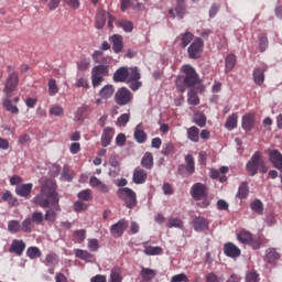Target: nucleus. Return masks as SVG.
Here are the masks:
<instances>
[{"label":"nucleus","instance_id":"1","mask_svg":"<svg viewBox=\"0 0 282 282\" xmlns=\"http://www.w3.org/2000/svg\"><path fill=\"white\" fill-rule=\"evenodd\" d=\"M61 198H58V193L54 187V183L46 182L42 185L40 194L35 195L31 200V204L40 206V208H48L43 216L45 221H56L58 213H61Z\"/></svg>","mask_w":282,"mask_h":282},{"label":"nucleus","instance_id":"2","mask_svg":"<svg viewBox=\"0 0 282 282\" xmlns=\"http://www.w3.org/2000/svg\"><path fill=\"white\" fill-rule=\"evenodd\" d=\"M183 73L185 75L178 76L175 82L176 89L181 94H184V91H186V87H195V85L199 83V75H197V72L191 65L183 66Z\"/></svg>","mask_w":282,"mask_h":282},{"label":"nucleus","instance_id":"3","mask_svg":"<svg viewBox=\"0 0 282 282\" xmlns=\"http://www.w3.org/2000/svg\"><path fill=\"white\" fill-rule=\"evenodd\" d=\"M140 78H142V76L137 66H122L115 72L112 80L115 83H132V80H140Z\"/></svg>","mask_w":282,"mask_h":282},{"label":"nucleus","instance_id":"4","mask_svg":"<svg viewBox=\"0 0 282 282\" xmlns=\"http://www.w3.org/2000/svg\"><path fill=\"white\" fill-rule=\"evenodd\" d=\"M246 171L251 175V177H254L257 173H268V165H265V161H263L261 152L256 151L252 154L251 159L246 164Z\"/></svg>","mask_w":282,"mask_h":282},{"label":"nucleus","instance_id":"5","mask_svg":"<svg viewBox=\"0 0 282 282\" xmlns=\"http://www.w3.org/2000/svg\"><path fill=\"white\" fill-rule=\"evenodd\" d=\"M117 196L121 202H124L128 208H135L138 206V194L129 187H121L117 191Z\"/></svg>","mask_w":282,"mask_h":282},{"label":"nucleus","instance_id":"6","mask_svg":"<svg viewBox=\"0 0 282 282\" xmlns=\"http://www.w3.org/2000/svg\"><path fill=\"white\" fill-rule=\"evenodd\" d=\"M105 76H109V66L100 64L94 66L91 69V85L94 88L100 87Z\"/></svg>","mask_w":282,"mask_h":282},{"label":"nucleus","instance_id":"7","mask_svg":"<svg viewBox=\"0 0 282 282\" xmlns=\"http://www.w3.org/2000/svg\"><path fill=\"white\" fill-rule=\"evenodd\" d=\"M34 224L36 226H41V224H43V213L42 212H33L31 217L25 218L22 221L21 225V230L22 232H32V230L34 229Z\"/></svg>","mask_w":282,"mask_h":282},{"label":"nucleus","instance_id":"8","mask_svg":"<svg viewBox=\"0 0 282 282\" xmlns=\"http://www.w3.org/2000/svg\"><path fill=\"white\" fill-rule=\"evenodd\" d=\"M133 100V94L127 87L119 88L115 94V102L119 105V107H124L127 105H131Z\"/></svg>","mask_w":282,"mask_h":282},{"label":"nucleus","instance_id":"9","mask_svg":"<svg viewBox=\"0 0 282 282\" xmlns=\"http://www.w3.org/2000/svg\"><path fill=\"white\" fill-rule=\"evenodd\" d=\"M17 87H19V73L12 72L4 84V98H12V94L17 90Z\"/></svg>","mask_w":282,"mask_h":282},{"label":"nucleus","instance_id":"10","mask_svg":"<svg viewBox=\"0 0 282 282\" xmlns=\"http://www.w3.org/2000/svg\"><path fill=\"white\" fill-rule=\"evenodd\" d=\"M204 50V41L200 37H197L188 47L187 52L189 58H199Z\"/></svg>","mask_w":282,"mask_h":282},{"label":"nucleus","instance_id":"11","mask_svg":"<svg viewBox=\"0 0 282 282\" xmlns=\"http://www.w3.org/2000/svg\"><path fill=\"white\" fill-rule=\"evenodd\" d=\"M128 227L129 223H127V220L124 219H120L118 223L113 224L110 227V232L112 237L118 239V237H122V235H124V230H127Z\"/></svg>","mask_w":282,"mask_h":282},{"label":"nucleus","instance_id":"12","mask_svg":"<svg viewBox=\"0 0 282 282\" xmlns=\"http://www.w3.org/2000/svg\"><path fill=\"white\" fill-rule=\"evenodd\" d=\"M191 195L195 202H199L202 197H206L208 194L206 193V185L202 183H196L191 188Z\"/></svg>","mask_w":282,"mask_h":282},{"label":"nucleus","instance_id":"13","mask_svg":"<svg viewBox=\"0 0 282 282\" xmlns=\"http://www.w3.org/2000/svg\"><path fill=\"white\" fill-rule=\"evenodd\" d=\"M113 135H116V129L111 127H107L104 129L101 133V147L107 148L111 144V141L113 140Z\"/></svg>","mask_w":282,"mask_h":282},{"label":"nucleus","instance_id":"14","mask_svg":"<svg viewBox=\"0 0 282 282\" xmlns=\"http://www.w3.org/2000/svg\"><path fill=\"white\" fill-rule=\"evenodd\" d=\"M32 188H34V184L32 183L20 184L15 187V194L19 195V197H24V199H30Z\"/></svg>","mask_w":282,"mask_h":282},{"label":"nucleus","instance_id":"15","mask_svg":"<svg viewBox=\"0 0 282 282\" xmlns=\"http://www.w3.org/2000/svg\"><path fill=\"white\" fill-rule=\"evenodd\" d=\"M224 252L226 257H229L230 259H237V257H241V249H239V247L232 242L225 243Z\"/></svg>","mask_w":282,"mask_h":282},{"label":"nucleus","instance_id":"16","mask_svg":"<svg viewBox=\"0 0 282 282\" xmlns=\"http://www.w3.org/2000/svg\"><path fill=\"white\" fill-rule=\"evenodd\" d=\"M269 161L278 171H282V154L279 150H271L269 152Z\"/></svg>","mask_w":282,"mask_h":282},{"label":"nucleus","instance_id":"17","mask_svg":"<svg viewBox=\"0 0 282 282\" xmlns=\"http://www.w3.org/2000/svg\"><path fill=\"white\" fill-rule=\"evenodd\" d=\"M25 241L23 240H13L10 248L9 252L17 254V257H21L23 252H25Z\"/></svg>","mask_w":282,"mask_h":282},{"label":"nucleus","instance_id":"18","mask_svg":"<svg viewBox=\"0 0 282 282\" xmlns=\"http://www.w3.org/2000/svg\"><path fill=\"white\" fill-rule=\"evenodd\" d=\"M193 227L196 232H204V230H208L209 228L208 219L202 216L195 217L193 220Z\"/></svg>","mask_w":282,"mask_h":282},{"label":"nucleus","instance_id":"19","mask_svg":"<svg viewBox=\"0 0 282 282\" xmlns=\"http://www.w3.org/2000/svg\"><path fill=\"white\" fill-rule=\"evenodd\" d=\"M110 41L112 43V50L115 54H120L122 50L124 48L123 37L120 34H113L110 37Z\"/></svg>","mask_w":282,"mask_h":282},{"label":"nucleus","instance_id":"20","mask_svg":"<svg viewBox=\"0 0 282 282\" xmlns=\"http://www.w3.org/2000/svg\"><path fill=\"white\" fill-rule=\"evenodd\" d=\"M149 177V174L147 171H144L141 167L134 169L133 175H132V182L134 184H144L147 182V178Z\"/></svg>","mask_w":282,"mask_h":282},{"label":"nucleus","instance_id":"21","mask_svg":"<svg viewBox=\"0 0 282 282\" xmlns=\"http://www.w3.org/2000/svg\"><path fill=\"white\" fill-rule=\"evenodd\" d=\"M89 185L93 188H97L100 193L107 194L109 193L110 188L108 187L107 184L102 183L98 177L91 176L89 180Z\"/></svg>","mask_w":282,"mask_h":282},{"label":"nucleus","instance_id":"22","mask_svg":"<svg viewBox=\"0 0 282 282\" xmlns=\"http://www.w3.org/2000/svg\"><path fill=\"white\" fill-rule=\"evenodd\" d=\"M107 23V11L99 10L96 14L95 28L96 30H102Z\"/></svg>","mask_w":282,"mask_h":282},{"label":"nucleus","instance_id":"23","mask_svg":"<svg viewBox=\"0 0 282 282\" xmlns=\"http://www.w3.org/2000/svg\"><path fill=\"white\" fill-rule=\"evenodd\" d=\"M185 162H186V166L181 165L178 167V171H182V169H185V171H187L189 175H193V173H195V158H193L192 154H187L185 156Z\"/></svg>","mask_w":282,"mask_h":282},{"label":"nucleus","instance_id":"24","mask_svg":"<svg viewBox=\"0 0 282 282\" xmlns=\"http://www.w3.org/2000/svg\"><path fill=\"white\" fill-rule=\"evenodd\" d=\"M252 76L253 83H256L259 87H261V85H263V83L265 82V70H263L262 68H254Z\"/></svg>","mask_w":282,"mask_h":282},{"label":"nucleus","instance_id":"25","mask_svg":"<svg viewBox=\"0 0 282 282\" xmlns=\"http://www.w3.org/2000/svg\"><path fill=\"white\" fill-rule=\"evenodd\" d=\"M254 127V116L252 113H247L242 117V129L245 131H252Z\"/></svg>","mask_w":282,"mask_h":282},{"label":"nucleus","instance_id":"26","mask_svg":"<svg viewBox=\"0 0 282 282\" xmlns=\"http://www.w3.org/2000/svg\"><path fill=\"white\" fill-rule=\"evenodd\" d=\"M134 139L139 144H144L147 142V132L142 129V124L135 127Z\"/></svg>","mask_w":282,"mask_h":282},{"label":"nucleus","instance_id":"27","mask_svg":"<svg viewBox=\"0 0 282 282\" xmlns=\"http://www.w3.org/2000/svg\"><path fill=\"white\" fill-rule=\"evenodd\" d=\"M115 91H116V88H113V85H106L99 90V96L104 100H109V98L113 96Z\"/></svg>","mask_w":282,"mask_h":282},{"label":"nucleus","instance_id":"28","mask_svg":"<svg viewBox=\"0 0 282 282\" xmlns=\"http://www.w3.org/2000/svg\"><path fill=\"white\" fill-rule=\"evenodd\" d=\"M187 140L191 142H199V128L197 126H192L187 129Z\"/></svg>","mask_w":282,"mask_h":282},{"label":"nucleus","instance_id":"29","mask_svg":"<svg viewBox=\"0 0 282 282\" xmlns=\"http://www.w3.org/2000/svg\"><path fill=\"white\" fill-rule=\"evenodd\" d=\"M75 254L78 259H82L83 261H88L89 263L94 262V260L96 259L94 257V254H91L89 251L83 250V249H77L75 251Z\"/></svg>","mask_w":282,"mask_h":282},{"label":"nucleus","instance_id":"30","mask_svg":"<svg viewBox=\"0 0 282 282\" xmlns=\"http://www.w3.org/2000/svg\"><path fill=\"white\" fill-rule=\"evenodd\" d=\"M155 270L149 268H142L140 272L141 279L144 282L153 281V279H155Z\"/></svg>","mask_w":282,"mask_h":282},{"label":"nucleus","instance_id":"31","mask_svg":"<svg viewBox=\"0 0 282 282\" xmlns=\"http://www.w3.org/2000/svg\"><path fill=\"white\" fill-rule=\"evenodd\" d=\"M141 166L151 171L153 169V154L151 152H147L143 158L141 159Z\"/></svg>","mask_w":282,"mask_h":282},{"label":"nucleus","instance_id":"32","mask_svg":"<svg viewBox=\"0 0 282 282\" xmlns=\"http://www.w3.org/2000/svg\"><path fill=\"white\" fill-rule=\"evenodd\" d=\"M279 259H281V254L276 252V249L271 248L267 250V254L264 258V261H267V263H275V261H279Z\"/></svg>","mask_w":282,"mask_h":282},{"label":"nucleus","instance_id":"33","mask_svg":"<svg viewBox=\"0 0 282 282\" xmlns=\"http://www.w3.org/2000/svg\"><path fill=\"white\" fill-rule=\"evenodd\" d=\"M187 102L192 105V107H197L199 105V95H197V90L191 88L187 93Z\"/></svg>","mask_w":282,"mask_h":282},{"label":"nucleus","instance_id":"34","mask_svg":"<svg viewBox=\"0 0 282 282\" xmlns=\"http://www.w3.org/2000/svg\"><path fill=\"white\" fill-rule=\"evenodd\" d=\"M250 193V189L248 187V182H242L238 188V192L236 194V197L238 199H246Z\"/></svg>","mask_w":282,"mask_h":282},{"label":"nucleus","instance_id":"35","mask_svg":"<svg viewBox=\"0 0 282 282\" xmlns=\"http://www.w3.org/2000/svg\"><path fill=\"white\" fill-rule=\"evenodd\" d=\"M174 11L176 12V17L184 19V14H186V0H176V7Z\"/></svg>","mask_w":282,"mask_h":282},{"label":"nucleus","instance_id":"36","mask_svg":"<svg viewBox=\"0 0 282 282\" xmlns=\"http://www.w3.org/2000/svg\"><path fill=\"white\" fill-rule=\"evenodd\" d=\"M109 282H122V269L120 267L112 268Z\"/></svg>","mask_w":282,"mask_h":282},{"label":"nucleus","instance_id":"37","mask_svg":"<svg viewBox=\"0 0 282 282\" xmlns=\"http://www.w3.org/2000/svg\"><path fill=\"white\" fill-rule=\"evenodd\" d=\"M235 65H237V56L235 54L227 55L225 59V72H230L231 69H235Z\"/></svg>","mask_w":282,"mask_h":282},{"label":"nucleus","instance_id":"38","mask_svg":"<svg viewBox=\"0 0 282 282\" xmlns=\"http://www.w3.org/2000/svg\"><path fill=\"white\" fill-rule=\"evenodd\" d=\"M144 246V254H148V257H155V254H162V247H153L148 246L147 243Z\"/></svg>","mask_w":282,"mask_h":282},{"label":"nucleus","instance_id":"39","mask_svg":"<svg viewBox=\"0 0 282 282\" xmlns=\"http://www.w3.org/2000/svg\"><path fill=\"white\" fill-rule=\"evenodd\" d=\"M250 208L252 213H256L257 215H263V202H261V199L257 198L251 202Z\"/></svg>","mask_w":282,"mask_h":282},{"label":"nucleus","instance_id":"40","mask_svg":"<svg viewBox=\"0 0 282 282\" xmlns=\"http://www.w3.org/2000/svg\"><path fill=\"white\" fill-rule=\"evenodd\" d=\"M206 115H204V112H195L194 113V122L195 124H197V127L204 128L206 127Z\"/></svg>","mask_w":282,"mask_h":282},{"label":"nucleus","instance_id":"41","mask_svg":"<svg viewBox=\"0 0 282 282\" xmlns=\"http://www.w3.org/2000/svg\"><path fill=\"white\" fill-rule=\"evenodd\" d=\"M237 120H239V117L237 116V113H232L231 116H229L225 123L226 129H228L229 131H232V129H236Z\"/></svg>","mask_w":282,"mask_h":282},{"label":"nucleus","instance_id":"42","mask_svg":"<svg viewBox=\"0 0 282 282\" xmlns=\"http://www.w3.org/2000/svg\"><path fill=\"white\" fill-rule=\"evenodd\" d=\"M45 265L48 268H54L58 263V256L56 253L52 252L48 253L44 260Z\"/></svg>","mask_w":282,"mask_h":282},{"label":"nucleus","instance_id":"43","mask_svg":"<svg viewBox=\"0 0 282 282\" xmlns=\"http://www.w3.org/2000/svg\"><path fill=\"white\" fill-rule=\"evenodd\" d=\"M3 107L7 109L10 113H19V108L14 105H12V100H10V97H6L3 101Z\"/></svg>","mask_w":282,"mask_h":282},{"label":"nucleus","instance_id":"44","mask_svg":"<svg viewBox=\"0 0 282 282\" xmlns=\"http://www.w3.org/2000/svg\"><path fill=\"white\" fill-rule=\"evenodd\" d=\"M117 25L126 32H133V22L129 20H118Z\"/></svg>","mask_w":282,"mask_h":282},{"label":"nucleus","instance_id":"45","mask_svg":"<svg viewBox=\"0 0 282 282\" xmlns=\"http://www.w3.org/2000/svg\"><path fill=\"white\" fill-rule=\"evenodd\" d=\"M48 87V96H56L58 94V85L56 84V79L51 78L47 83Z\"/></svg>","mask_w":282,"mask_h":282},{"label":"nucleus","instance_id":"46","mask_svg":"<svg viewBox=\"0 0 282 282\" xmlns=\"http://www.w3.org/2000/svg\"><path fill=\"white\" fill-rule=\"evenodd\" d=\"M78 199H82V202H91L94 197L91 196V189H83L77 194Z\"/></svg>","mask_w":282,"mask_h":282},{"label":"nucleus","instance_id":"47","mask_svg":"<svg viewBox=\"0 0 282 282\" xmlns=\"http://www.w3.org/2000/svg\"><path fill=\"white\" fill-rule=\"evenodd\" d=\"M91 67V59L89 58H83L79 62H77V69L79 72H87Z\"/></svg>","mask_w":282,"mask_h":282},{"label":"nucleus","instance_id":"48","mask_svg":"<svg viewBox=\"0 0 282 282\" xmlns=\"http://www.w3.org/2000/svg\"><path fill=\"white\" fill-rule=\"evenodd\" d=\"M245 281L246 282H259V281H261V278H259V272H257L254 270H250L246 273Z\"/></svg>","mask_w":282,"mask_h":282},{"label":"nucleus","instance_id":"49","mask_svg":"<svg viewBox=\"0 0 282 282\" xmlns=\"http://www.w3.org/2000/svg\"><path fill=\"white\" fill-rule=\"evenodd\" d=\"M193 39H195V35H193V33L185 32L181 37L182 47H188V45L191 44V41H193Z\"/></svg>","mask_w":282,"mask_h":282},{"label":"nucleus","instance_id":"50","mask_svg":"<svg viewBox=\"0 0 282 282\" xmlns=\"http://www.w3.org/2000/svg\"><path fill=\"white\" fill-rule=\"evenodd\" d=\"M8 230L13 234L21 232V223L19 220H10L8 223Z\"/></svg>","mask_w":282,"mask_h":282},{"label":"nucleus","instance_id":"51","mask_svg":"<svg viewBox=\"0 0 282 282\" xmlns=\"http://www.w3.org/2000/svg\"><path fill=\"white\" fill-rule=\"evenodd\" d=\"M26 257H29V259H40L41 249H39V247H30L26 250Z\"/></svg>","mask_w":282,"mask_h":282},{"label":"nucleus","instance_id":"52","mask_svg":"<svg viewBox=\"0 0 282 282\" xmlns=\"http://www.w3.org/2000/svg\"><path fill=\"white\" fill-rule=\"evenodd\" d=\"M237 239L240 241V243H250V241H252V234L242 231L237 235Z\"/></svg>","mask_w":282,"mask_h":282},{"label":"nucleus","instance_id":"53","mask_svg":"<svg viewBox=\"0 0 282 282\" xmlns=\"http://www.w3.org/2000/svg\"><path fill=\"white\" fill-rule=\"evenodd\" d=\"M167 228H184V221H182L180 218H169Z\"/></svg>","mask_w":282,"mask_h":282},{"label":"nucleus","instance_id":"54","mask_svg":"<svg viewBox=\"0 0 282 282\" xmlns=\"http://www.w3.org/2000/svg\"><path fill=\"white\" fill-rule=\"evenodd\" d=\"M93 61H95V63H107V57L102 56V52L101 51H95L91 55Z\"/></svg>","mask_w":282,"mask_h":282},{"label":"nucleus","instance_id":"55","mask_svg":"<svg viewBox=\"0 0 282 282\" xmlns=\"http://www.w3.org/2000/svg\"><path fill=\"white\" fill-rule=\"evenodd\" d=\"M260 52L268 50V35L263 34L259 37Z\"/></svg>","mask_w":282,"mask_h":282},{"label":"nucleus","instance_id":"56","mask_svg":"<svg viewBox=\"0 0 282 282\" xmlns=\"http://www.w3.org/2000/svg\"><path fill=\"white\" fill-rule=\"evenodd\" d=\"M129 120H130L129 113H123L117 119V124L118 127H126Z\"/></svg>","mask_w":282,"mask_h":282},{"label":"nucleus","instance_id":"57","mask_svg":"<svg viewBox=\"0 0 282 282\" xmlns=\"http://www.w3.org/2000/svg\"><path fill=\"white\" fill-rule=\"evenodd\" d=\"M75 213H83V210H87V204L83 203V200H77L74 203Z\"/></svg>","mask_w":282,"mask_h":282},{"label":"nucleus","instance_id":"58","mask_svg":"<svg viewBox=\"0 0 282 282\" xmlns=\"http://www.w3.org/2000/svg\"><path fill=\"white\" fill-rule=\"evenodd\" d=\"M88 248L90 252H96L98 248H100V245H98V239H89L88 240Z\"/></svg>","mask_w":282,"mask_h":282},{"label":"nucleus","instance_id":"59","mask_svg":"<svg viewBox=\"0 0 282 282\" xmlns=\"http://www.w3.org/2000/svg\"><path fill=\"white\" fill-rule=\"evenodd\" d=\"M171 282H188V276L185 273L173 275Z\"/></svg>","mask_w":282,"mask_h":282},{"label":"nucleus","instance_id":"60","mask_svg":"<svg viewBox=\"0 0 282 282\" xmlns=\"http://www.w3.org/2000/svg\"><path fill=\"white\" fill-rule=\"evenodd\" d=\"M124 144H127V135H124V133H119L116 138V145L124 147Z\"/></svg>","mask_w":282,"mask_h":282},{"label":"nucleus","instance_id":"61","mask_svg":"<svg viewBox=\"0 0 282 282\" xmlns=\"http://www.w3.org/2000/svg\"><path fill=\"white\" fill-rule=\"evenodd\" d=\"M75 86L83 87V89H89V82L86 78L82 77L77 79Z\"/></svg>","mask_w":282,"mask_h":282},{"label":"nucleus","instance_id":"62","mask_svg":"<svg viewBox=\"0 0 282 282\" xmlns=\"http://www.w3.org/2000/svg\"><path fill=\"white\" fill-rule=\"evenodd\" d=\"M175 150L173 143H166L162 149V155H171V152Z\"/></svg>","mask_w":282,"mask_h":282},{"label":"nucleus","instance_id":"63","mask_svg":"<svg viewBox=\"0 0 282 282\" xmlns=\"http://www.w3.org/2000/svg\"><path fill=\"white\" fill-rule=\"evenodd\" d=\"M74 237L75 239H77V241H83L84 239H86L87 236L85 229L76 230L74 232Z\"/></svg>","mask_w":282,"mask_h":282},{"label":"nucleus","instance_id":"64","mask_svg":"<svg viewBox=\"0 0 282 282\" xmlns=\"http://www.w3.org/2000/svg\"><path fill=\"white\" fill-rule=\"evenodd\" d=\"M79 151H80V143L74 142L70 144L69 152L72 153V155H76V153H78Z\"/></svg>","mask_w":282,"mask_h":282}]
</instances>
